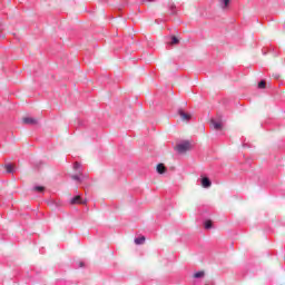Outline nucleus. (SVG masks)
<instances>
[{
	"instance_id": "f8f14e48",
	"label": "nucleus",
	"mask_w": 285,
	"mask_h": 285,
	"mask_svg": "<svg viewBox=\"0 0 285 285\" xmlns=\"http://www.w3.org/2000/svg\"><path fill=\"white\" fill-rule=\"evenodd\" d=\"M33 190H37L38 193H43V190H46V188L43 186H37L33 188Z\"/></svg>"
},
{
	"instance_id": "7ed1b4c3",
	"label": "nucleus",
	"mask_w": 285,
	"mask_h": 285,
	"mask_svg": "<svg viewBox=\"0 0 285 285\" xmlns=\"http://www.w3.org/2000/svg\"><path fill=\"white\" fill-rule=\"evenodd\" d=\"M210 128H213L214 130H222L224 128V125L222 124V121H217L215 119L210 120Z\"/></svg>"
},
{
	"instance_id": "6e6552de",
	"label": "nucleus",
	"mask_w": 285,
	"mask_h": 285,
	"mask_svg": "<svg viewBox=\"0 0 285 285\" xmlns=\"http://www.w3.org/2000/svg\"><path fill=\"white\" fill-rule=\"evenodd\" d=\"M179 115L181 117L183 120L188 121V119H190V115L184 112V111H179Z\"/></svg>"
},
{
	"instance_id": "f3484780",
	"label": "nucleus",
	"mask_w": 285,
	"mask_h": 285,
	"mask_svg": "<svg viewBox=\"0 0 285 285\" xmlns=\"http://www.w3.org/2000/svg\"><path fill=\"white\" fill-rule=\"evenodd\" d=\"M73 168H75V170H79V168H81V164L75 163Z\"/></svg>"
},
{
	"instance_id": "f257e3e1",
	"label": "nucleus",
	"mask_w": 285,
	"mask_h": 285,
	"mask_svg": "<svg viewBox=\"0 0 285 285\" xmlns=\"http://www.w3.org/2000/svg\"><path fill=\"white\" fill-rule=\"evenodd\" d=\"M193 148V146L190 145V141H184L178 144L175 147V150H177V153H179L180 155H184V153H188V150H190Z\"/></svg>"
},
{
	"instance_id": "f03ea898",
	"label": "nucleus",
	"mask_w": 285,
	"mask_h": 285,
	"mask_svg": "<svg viewBox=\"0 0 285 285\" xmlns=\"http://www.w3.org/2000/svg\"><path fill=\"white\" fill-rule=\"evenodd\" d=\"M22 124H24L26 126H37V124H39V120L32 117H23Z\"/></svg>"
},
{
	"instance_id": "39448f33",
	"label": "nucleus",
	"mask_w": 285,
	"mask_h": 285,
	"mask_svg": "<svg viewBox=\"0 0 285 285\" xmlns=\"http://www.w3.org/2000/svg\"><path fill=\"white\" fill-rule=\"evenodd\" d=\"M202 186H203V188H210V186H212L210 179H208V177H204L202 179Z\"/></svg>"
},
{
	"instance_id": "1a4fd4ad",
	"label": "nucleus",
	"mask_w": 285,
	"mask_h": 285,
	"mask_svg": "<svg viewBox=\"0 0 285 285\" xmlns=\"http://www.w3.org/2000/svg\"><path fill=\"white\" fill-rule=\"evenodd\" d=\"M144 242H146V237H144V236L135 239V244H137V245L144 244Z\"/></svg>"
},
{
	"instance_id": "2eb2a0df",
	"label": "nucleus",
	"mask_w": 285,
	"mask_h": 285,
	"mask_svg": "<svg viewBox=\"0 0 285 285\" xmlns=\"http://www.w3.org/2000/svg\"><path fill=\"white\" fill-rule=\"evenodd\" d=\"M177 43H179V39H177V37H173L171 38V45L175 46Z\"/></svg>"
},
{
	"instance_id": "6ab92c4d",
	"label": "nucleus",
	"mask_w": 285,
	"mask_h": 285,
	"mask_svg": "<svg viewBox=\"0 0 285 285\" xmlns=\"http://www.w3.org/2000/svg\"><path fill=\"white\" fill-rule=\"evenodd\" d=\"M80 266L82 267V266H83V263H80Z\"/></svg>"
},
{
	"instance_id": "0eeeda50",
	"label": "nucleus",
	"mask_w": 285,
	"mask_h": 285,
	"mask_svg": "<svg viewBox=\"0 0 285 285\" xmlns=\"http://www.w3.org/2000/svg\"><path fill=\"white\" fill-rule=\"evenodd\" d=\"M4 170L7 173H14V165L12 164L4 165Z\"/></svg>"
},
{
	"instance_id": "9b49d317",
	"label": "nucleus",
	"mask_w": 285,
	"mask_h": 285,
	"mask_svg": "<svg viewBox=\"0 0 285 285\" xmlns=\"http://www.w3.org/2000/svg\"><path fill=\"white\" fill-rule=\"evenodd\" d=\"M205 228H207V229L213 228V220H206L205 222Z\"/></svg>"
},
{
	"instance_id": "a211bd4d",
	"label": "nucleus",
	"mask_w": 285,
	"mask_h": 285,
	"mask_svg": "<svg viewBox=\"0 0 285 285\" xmlns=\"http://www.w3.org/2000/svg\"><path fill=\"white\" fill-rule=\"evenodd\" d=\"M144 2H146V1H149V2H153V1H155V0H142Z\"/></svg>"
},
{
	"instance_id": "dca6fc26",
	"label": "nucleus",
	"mask_w": 285,
	"mask_h": 285,
	"mask_svg": "<svg viewBox=\"0 0 285 285\" xmlns=\"http://www.w3.org/2000/svg\"><path fill=\"white\" fill-rule=\"evenodd\" d=\"M224 3V8H228L230 0H220Z\"/></svg>"
},
{
	"instance_id": "20e7f679",
	"label": "nucleus",
	"mask_w": 285,
	"mask_h": 285,
	"mask_svg": "<svg viewBox=\"0 0 285 285\" xmlns=\"http://www.w3.org/2000/svg\"><path fill=\"white\" fill-rule=\"evenodd\" d=\"M70 204L72 205H77V204H86V202L81 200V196L77 195L73 198H71Z\"/></svg>"
},
{
	"instance_id": "4468645a",
	"label": "nucleus",
	"mask_w": 285,
	"mask_h": 285,
	"mask_svg": "<svg viewBox=\"0 0 285 285\" xmlns=\"http://www.w3.org/2000/svg\"><path fill=\"white\" fill-rule=\"evenodd\" d=\"M258 88H261L262 90H264V88H266V81H265V80H262V81L258 83Z\"/></svg>"
},
{
	"instance_id": "9d476101",
	"label": "nucleus",
	"mask_w": 285,
	"mask_h": 285,
	"mask_svg": "<svg viewBox=\"0 0 285 285\" xmlns=\"http://www.w3.org/2000/svg\"><path fill=\"white\" fill-rule=\"evenodd\" d=\"M71 179H75V181H81V174H76L71 176Z\"/></svg>"
},
{
	"instance_id": "423d86ee",
	"label": "nucleus",
	"mask_w": 285,
	"mask_h": 285,
	"mask_svg": "<svg viewBox=\"0 0 285 285\" xmlns=\"http://www.w3.org/2000/svg\"><path fill=\"white\" fill-rule=\"evenodd\" d=\"M157 173L159 175H164L166 173V166L164 164H158L157 165Z\"/></svg>"
},
{
	"instance_id": "ddd939ff",
	"label": "nucleus",
	"mask_w": 285,
	"mask_h": 285,
	"mask_svg": "<svg viewBox=\"0 0 285 285\" xmlns=\"http://www.w3.org/2000/svg\"><path fill=\"white\" fill-rule=\"evenodd\" d=\"M194 277H195L196 279H199V277H204V272H197V273H195V274H194Z\"/></svg>"
}]
</instances>
